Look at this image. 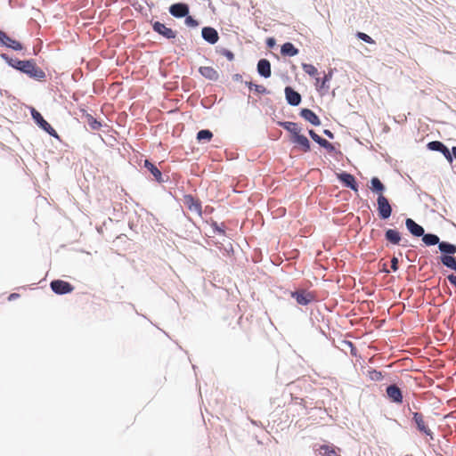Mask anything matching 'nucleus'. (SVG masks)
<instances>
[{
	"label": "nucleus",
	"instance_id": "1",
	"mask_svg": "<svg viewBox=\"0 0 456 456\" xmlns=\"http://www.w3.org/2000/svg\"><path fill=\"white\" fill-rule=\"evenodd\" d=\"M2 57L7 60L12 68L27 74L31 78L42 80L45 77V71L37 66L33 60L20 61L18 59H9L5 54H2Z\"/></svg>",
	"mask_w": 456,
	"mask_h": 456
},
{
	"label": "nucleus",
	"instance_id": "2",
	"mask_svg": "<svg viewBox=\"0 0 456 456\" xmlns=\"http://www.w3.org/2000/svg\"><path fill=\"white\" fill-rule=\"evenodd\" d=\"M291 297L301 305H306L315 300V294L305 289L291 292Z\"/></svg>",
	"mask_w": 456,
	"mask_h": 456
},
{
	"label": "nucleus",
	"instance_id": "3",
	"mask_svg": "<svg viewBox=\"0 0 456 456\" xmlns=\"http://www.w3.org/2000/svg\"><path fill=\"white\" fill-rule=\"evenodd\" d=\"M378 213L381 219H387L392 214V207L384 195H379L377 199Z\"/></svg>",
	"mask_w": 456,
	"mask_h": 456
},
{
	"label": "nucleus",
	"instance_id": "4",
	"mask_svg": "<svg viewBox=\"0 0 456 456\" xmlns=\"http://www.w3.org/2000/svg\"><path fill=\"white\" fill-rule=\"evenodd\" d=\"M412 419L418 428V430L433 439V432L428 428L425 418L420 412H412Z\"/></svg>",
	"mask_w": 456,
	"mask_h": 456
},
{
	"label": "nucleus",
	"instance_id": "5",
	"mask_svg": "<svg viewBox=\"0 0 456 456\" xmlns=\"http://www.w3.org/2000/svg\"><path fill=\"white\" fill-rule=\"evenodd\" d=\"M31 115L35 122L41 127L43 130L47 132L49 134L58 137L56 131L52 127V126L44 119L43 116L35 109L32 110Z\"/></svg>",
	"mask_w": 456,
	"mask_h": 456
},
{
	"label": "nucleus",
	"instance_id": "6",
	"mask_svg": "<svg viewBox=\"0 0 456 456\" xmlns=\"http://www.w3.org/2000/svg\"><path fill=\"white\" fill-rule=\"evenodd\" d=\"M52 290L59 295L68 294L73 291L74 287L68 281L54 280L50 284Z\"/></svg>",
	"mask_w": 456,
	"mask_h": 456
},
{
	"label": "nucleus",
	"instance_id": "7",
	"mask_svg": "<svg viewBox=\"0 0 456 456\" xmlns=\"http://www.w3.org/2000/svg\"><path fill=\"white\" fill-rule=\"evenodd\" d=\"M183 204L188 208V209L199 216H201V203L200 201L194 198L191 194L184 195L183 197Z\"/></svg>",
	"mask_w": 456,
	"mask_h": 456
},
{
	"label": "nucleus",
	"instance_id": "8",
	"mask_svg": "<svg viewBox=\"0 0 456 456\" xmlns=\"http://www.w3.org/2000/svg\"><path fill=\"white\" fill-rule=\"evenodd\" d=\"M0 45L15 51H20L23 49L22 45L19 41L11 38L3 30H0Z\"/></svg>",
	"mask_w": 456,
	"mask_h": 456
},
{
	"label": "nucleus",
	"instance_id": "9",
	"mask_svg": "<svg viewBox=\"0 0 456 456\" xmlns=\"http://www.w3.org/2000/svg\"><path fill=\"white\" fill-rule=\"evenodd\" d=\"M428 148L431 151H440L444 158L450 162H452V156L449 149L439 141H433L428 143Z\"/></svg>",
	"mask_w": 456,
	"mask_h": 456
},
{
	"label": "nucleus",
	"instance_id": "10",
	"mask_svg": "<svg viewBox=\"0 0 456 456\" xmlns=\"http://www.w3.org/2000/svg\"><path fill=\"white\" fill-rule=\"evenodd\" d=\"M152 28L155 32L159 33V35L163 36L167 39H173L176 37V33L174 30L166 27L165 24L159 21H155L152 24Z\"/></svg>",
	"mask_w": 456,
	"mask_h": 456
},
{
	"label": "nucleus",
	"instance_id": "11",
	"mask_svg": "<svg viewBox=\"0 0 456 456\" xmlns=\"http://www.w3.org/2000/svg\"><path fill=\"white\" fill-rule=\"evenodd\" d=\"M169 12L176 18H183L188 15L189 6L183 3L174 4L169 7Z\"/></svg>",
	"mask_w": 456,
	"mask_h": 456
},
{
	"label": "nucleus",
	"instance_id": "12",
	"mask_svg": "<svg viewBox=\"0 0 456 456\" xmlns=\"http://www.w3.org/2000/svg\"><path fill=\"white\" fill-rule=\"evenodd\" d=\"M387 395L392 403H402L403 394L401 389L396 385H390L387 387Z\"/></svg>",
	"mask_w": 456,
	"mask_h": 456
},
{
	"label": "nucleus",
	"instance_id": "13",
	"mask_svg": "<svg viewBox=\"0 0 456 456\" xmlns=\"http://www.w3.org/2000/svg\"><path fill=\"white\" fill-rule=\"evenodd\" d=\"M285 96L287 102L292 106H297L301 102V95L292 87H285Z\"/></svg>",
	"mask_w": 456,
	"mask_h": 456
},
{
	"label": "nucleus",
	"instance_id": "14",
	"mask_svg": "<svg viewBox=\"0 0 456 456\" xmlns=\"http://www.w3.org/2000/svg\"><path fill=\"white\" fill-rule=\"evenodd\" d=\"M290 140L298 145L304 152H308L311 150L310 142L304 134H296V136H291Z\"/></svg>",
	"mask_w": 456,
	"mask_h": 456
},
{
	"label": "nucleus",
	"instance_id": "15",
	"mask_svg": "<svg viewBox=\"0 0 456 456\" xmlns=\"http://www.w3.org/2000/svg\"><path fill=\"white\" fill-rule=\"evenodd\" d=\"M338 179L348 188L352 189L354 191H358V185L355 181V178L353 175L348 173H342L338 175Z\"/></svg>",
	"mask_w": 456,
	"mask_h": 456
},
{
	"label": "nucleus",
	"instance_id": "16",
	"mask_svg": "<svg viewBox=\"0 0 456 456\" xmlns=\"http://www.w3.org/2000/svg\"><path fill=\"white\" fill-rule=\"evenodd\" d=\"M202 37L208 43L214 45L216 44L218 39L219 36L217 31L210 27H205L202 28Z\"/></svg>",
	"mask_w": 456,
	"mask_h": 456
},
{
	"label": "nucleus",
	"instance_id": "17",
	"mask_svg": "<svg viewBox=\"0 0 456 456\" xmlns=\"http://www.w3.org/2000/svg\"><path fill=\"white\" fill-rule=\"evenodd\" d=\"M300 116L314 126H320L321 120L319 117L310 109H302Z\"/></svg>",
	"mask_w": 456,
	"mask_h": 456
},
{
	"label": "nucleus",
	"instance_id": "18",
	"mask_svg": "<svg viewBox=\"0 0 456 456\" xmlns=\"http://www.w3.org/2000/svg\"><path fill=\"white\" fill-rule=\"evenodd\" d=\"M405 225L409 232L416 237H420L424 234L423 227L418 224L414 220L411 218L406 219Z\"/></svg>",
	"mask_w": 456,
	"mask_h": 456
},
{
	"label": "nucleus",
	"instance_id": "19",
	"mask_svg": "<svg viewBox=\"0 0 456 456\" xmlns=\"http://www.w3.org/2000/svg\"><path fill=\"white\" fill-rule=\"evenodd\" d=\"M257 72L265 78L270 77L272 74L270 61L266 59H261L257 63Z\"/></svg>",
	"mask_w": 456,
	"mask_h": 456
},
{
	"label": "nucleus",
	"instance_id": "20",
	"mask_svg": "<svg viewBox=\"0 0 456 456\" xmlns=\"http://www.w3.org/2000/svg\"><path fill=\"white\" fill-rule=\"evenodd\" d=\"M199 72L206 78L216 81L219 78L218 72L210 66H203L199 69Z\"/></svg>",
	"mask_w": 456,
	"mask_h": 456
},
{
	"label": "nucleus",
	"instance_id": "21",
	"mask_svg": "<svg viewBox=\"0 0 456 456\" xmlns=\"http://www.w3.org/2000/svg\"><path fill=\"white\" fill-rule=\"evenodd\" d=\"M144 167L147 168V170L153 175L157 182H162L161 171L153 163L146 159L144 161Z\"/></svg>",
	"mask_w": 456,
	"mask_h": 456
},
{
	"label": "nucleus",
	"instance_id": "22",
	"mask_svg": "<svg viewBox=\"0 0 456 456\" xmlns=\"http://www.w3.org/2000/svg\"><path fill=\"white\" fill-rule=\"evenodd\" d=\"M321 456H340L333 444H323L318 449Z\"/></svg>",
	"mask_w": 456,
	"mask_h": 456
},
{
	"label": "nucleus",
	"instance_id": "23",
	"mask_svg": "<svg viewBox=\"0 0 456 456\" xmlns=\"http://www.w3.org/2000/svg\"><path fill=\"white\" fill-rule=\"evenodd\" d=\"M279 125L289 131L291 134V136H296V134H300V128L298 127V125L295 122H279Z\"/></svg>",
	"mask_w": 456,
	"mask_h": 456
},
{
	"label": "nucleus",
	"instance_id": "24",
	"mask_svg": "<svg viewBox=\"0 0 456 456\" xmlns=\"http://www.w3.org/2000/svg\"><path fill=\"white\" fill-rule=\"evenodd\" d=\"M385 237L387 241L395 245L399 244V242L401 241L400 232L394 229L387 230Z\"/></svg>",
	"mask_w": 456,
	"mask_h": 456
},
{
	"label": "nucleus",
	"instance_id": "25",
	"mask_svg": "<svg viewBox=\"0 0 456 456\" xmlns=\"http://www.w3.org/2000/svg\"><path fill=\"white\" fill-rule=\"evenodd\" d=\"M281 53L283 55L295 56L298 53V50L291 43H285L281 45Z\"/></svg>",
	"mask_w": 456,
	"mask_h": 456
},
{
	"label": "nucleus",
	"instance_id": "26",
	"mask_svg": "<svg viewBox=\"0 0 456 456\" xmlns=\"http://www.w3.org/2000/svg\"><path fill=\"white\" fill-rule=\"evenodd\" d=\"M370 189L372 190V191L379 193V195H383L385 186L378 177H372L370 180Z\"/></svg>",
	"mask_w": 456,
	"mask_h": 456
},
{
	"label": "nucleus",
	"instance_id": "27",
	"mask_svg": "<svg viewBox=\"0 0 456 456\" xmlns=\"http://www.w3.org/2000/svg\"><path fill=\"white\" fill-rule=\"evenodd\" d=\"M440 260L444 265L449 267L456 272V257L448 255H443Z\"/></svg>",
	"mask_w": 456,
	"mask_h": 456
},
{
	"label": "nucleus",
	"instance_id": "28",
	"mask_svg": "<svg viewBox=\"0 0 456 456\" xmlns=\"http://www.w3.org/2000/svg\"><path fill=\"white\" fill-rule=\"evenodd\" d=\"M438 248L440 251L445 254L453 255L456 253V246L445 241L440 242Z\"/></svg>",
	"mask_w": 456,
	"mask_h": 456
},
{
	"label": "nucleus",
	"instance_id": "29",
	"mask_svg": "<svg viewBox=\"0 0 456 456\" xmlns=\"http://www.w3.org/2000/svg\"><path fill=\"white\" fill-rule=\"evenodd\" d=\"M422 240L427 246H433V245H439V238L436 234H423L422 235Z\"/></svg>",
	"mask_w": 456,
	"mask_h": 456
},
{
	"label": "nucleus",
	"instance_id": "30",
	"mask_svg": "<svg viewBox=\"0 0 456 456\" xmlns=\"http://www.w3.org/2000/svg\"><path fill=\"white\" fill-rule=\"evenodd\" d=\"M86 121L90 126L92 130H100L102 127L101 122H99L96 118H94L91 114H86L85 116Z\"/></svg>",
	"mask_w": 456,
	"mask_h": 456
},
{
	"label": "nucleus",
	"instance_id": "31",
	"mask_svg": "<svg viewBox=\"0 0 456 456\" xmlns=\"http://www.w3.org/2000/svg\"><path fill=\"white\" fill-rule=\"evenodd\" d=\"M212 137H213L212 132L208 129L200 130L197 134V140L199 142H201V141L209 142L212 139Z\"/></svg>",
	"mask_w": 456,
	"mask_h": 456
},
{
	"label": "nucleus",
	"instance_id": "32",
	"mask_svg": "<svg viewBox=\"0 0 456 456\" xmlns=\"http://www.w3.org/2000/svg\"><path fill=\"white\" fill-rule=\"evenodd\" d=\"M302 69L311 77H315L318 74L317 69L313 64L302 63Z\"/></svg>",
	"mask_w": 456,
	"mask_h": 456
},
{
	"label": "nucleus",
	"instance_id": "33",
	"mask_svg": "<svg viewBox=\"0 0 456 456\" xmlns=\"http://www.w3.org/2000/svg\"><path fill=\"white\" fill-rule=\"evenodd\" d=\"M246 85L248 86L249 89H253L258 93V94H267L266 88L262 85H256L252 82H246Z\"/></svg>",
	"mask_w": 456,
	"mask_h": 456
},
{
	"label": "nucleus",
	"instance_id": "34",
	"mask_svg": "<svg viewBox=\"0 0 456 456\" xmlns=\"http://www.w3.org/2000/svg\"><path fill=\"white\" fill-rule=\"evenodd\" d=\"M368 377L370 379L374 380V381H379L383 379V375H382L381 371H379L376 370H370L368 373Z\"/></svg>",
	"mask_w": 456,
	"mask_h": 456
},
{
	"label": "nucleus",
	"instance_id": "35",
	"mask_svg": "<svg viewBox=\"0 0 456 456\" xmlns=\"http://www.w3.org/2000/svg\"><path fill=\"white\" fill-rule=\"evenodd\" d=\"M317 143L329 151H334V146L330 142H328L326 139L321 138L319 140V142H317Z\"/></svg>",
	"mask_w": 456,
	"mask_h": 456
},
{
	"label": "nucleus",
	"instance_id": "36",
	"mask_svg": "<svg viewBox=\"0 0 456 456\" xmlns=\"http://www.w3.org/2000/svg\"><path fill=\"white\" fill-rule=\"evenodd\" d=\"M332 77V72L330 71L329 73L325 74L323 78L322 79V82H321V88L322 89H328L329 88V86H327V83L331 79Z\"/></svg>",
	"mask_w": 456,
	"mask_h": 456
},
{
	"label": "nucleus",
	"instance_id": "37",
	"mask_svg": "<svg viewBox=\"0 0 456 456\" xmlns=\"http://www.w3.org/2000/svg\"><path fill=\"white\" fill-rule=\"evenodd\" d=\"M357 37L368 44H374V40L367 34L363 33V32H358L356 34Z\"/></svg>",
	"mask_w": 456,
	"mask_h": 456
},
{
	"label": "nucleus",
	"instance_id": "38",
	"mask_svg": "<svg viewBox=\"0 0 456 456\" xmlns=\"http://www.w3.org/2000/svg\"><path fill=\"white\" fill-rule=\"evenodd\" d=\"M185 24L189 27H197L199 25L198 21L194 20L191 16H185Z\"/></svg>",
	"mask_w": 456,
	"mask_h": 456
},
{
	"label": "nucleus",
	"instance_id": "39",
	"mask_svg": "<svg viewBox=\"0 0 456 456\" xmlns=\"http://www.w3.org/2000/svg\"><path fill=\"white\" fill-rule=\"evenodd\" d=\"M222 54L225 56L229 61H232L234 59V54L229 50L224 49L222 51Z\"/></svg>",
	"mask_w": 456,
	"mask_h": 456
},
{
	"label": "nucleus",
	"instance_id": "40",
	"mask_svg": "<svg viewBox=\"0 0 456 456\" xmlns=\"http://www.w3.org/2000/svg\"><path fill=\"white\" fill-rule=\"evenodd\" d=\"M391 269L395 272L398 270V259L397 257L394 256L391 259Z\"/></svg>",
	"mask_w": 456,
	"mask_h": 456
},
{
	"label": "nucleus",
	"instance_id": "41",
	"mask_svg": "<svg viewBox=\"0 0 456 456\" xmlns=\"http://www.w3.org/2000/svg\"><path fill=\"white\" fill-rule=\"evenodd\" d=\"M309 135L314 142H319V140L322 138L320 135H318L314 130H309Z\"/></svg>",
	"mask_w": 456,
	"mask_h": 456
},
{
	"label": "nucleus",
	"instance_id": "42",
	"mask_svg": "<svg viewBox=\"0 0 456 456\" xmlns=\"http://www.w3.org/2000/svg\"><path fill=\"white\" fill-rule=\"evenodd\" d=\"M448 281L450 283L456 287V276L453 274H450L447 276Z\"/></svg>",
	"mask_w": 456,
	"mask_h": 456
},
{
	"label": "nucleus",
	"instance_id": "43",
	"mask_svg": "<svg viewBox=\"0 0 456 456\" xmlns=\"http://www.w3.org/2000/svg\"><path fill=\"white\" fill-rule=\"evenodd\" d=\"M267 45L269 47H273L275 45V40L273 37L268 38Z\"/></svg>",
	"mask_w": 456,
	"mask_h": 456
},
{
	"label": "nucleus",
	"instance_id": "44",
	"mask_svg": "<svg viewBox=\"0 0 456 456\" xmlns=\"http://www.w3.org/2000/svg\"><path fill=\"white\" fill-rule=\"evenodd\" d=\"M214 227L219 234H224V231L223 229L219 228L216 223L214 224Z\"/></svg>",
	"mask_w": 456,
	"mask_h": 456
},
{
	"label": "nucleus",
	"instance_id": "45",
	"mask_svg": "<svg viewBox=\"0 0 456 456\" xmlns=\"http://www.w3.org/2000/svg\"><path fill=\"white\" fill-rule=\"evenodd\" d=\"M323 133H324V134H326L330 138H333V136H334L333 134L330 130H328V129H325L323 131Z\"/></svg>",
	"mask_w": 456,
	"mask_h": 456
},
{
	"label": "nucleus",
	"instance_id": "46",
	"mask_svg": "<svg viewBox=\"0 0 456 456\" xmlns=\"http://www.w3.org/2000/svg\"><path fill=\"white\" fill-rule=\"evenodd\" d=\"M452 156H453L456 159V147H452Z\"/></svg>",
	"mask_w": 456,
	"mask_h": 456
},
{
	"label": "nucleus",
	"instance_id": "47",
	"mask_svg": "<svg viewBox=\"0 0 456 456\" xmlns=\"http://www.w3.org/2000/svg\"><path fill=\"white\" fill-rule=\"evenodd\" d=\"M19 295L18 294H11L10 297H9V299H12V298H15L17 297Z\"/></svg>",
	"mask_w": 456,
	"mask_h": 456
},
{
	"label": "nucleus",
	"instance_id": "48",
	"mask_svg": "<svg viewBox=\"0 0 456 456\" xmlns=\"http://www.w3.org/2000/svg\"><path fill=\"white\" fill-rule=\"evenodd\" d=\"M316 82H317V84L320 82V78L319 77L316 78Z\"/></svg>",
	"mask_w": 456,
	"mask_h": 456
}]
</instances>
